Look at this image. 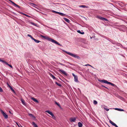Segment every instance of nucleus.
Here are the masks:
<instances>
[{
  "mask_svg": "<svg viewBox=\"0 0 127 127\" xmlns=\"http://www.w3.org/2000/svg\"><path fill=\"white\" fill-rule=\"evenodd\" d=\"M46 39H47L49 41L51 42L52 43L58 44L60 46H62V45L58 43L57 41H56L54 39L49 37L48 36H46Z\"/></svg>",
  "mask_w": 127,
  "mask_h": 127,
  "instance_id": "f257e3e1",
  "label": "nucleus"
},
{
  "mask_svg": "<svg viewBox=\"0 0 127 127\" xmlns=\"http://www.w3.org/2000/svg\"><path fill=\"white\" fill-rule=\"evenodd\" d=\"M64 51L68 55L73 57L77 59H79V56L75 54H73L71 53L66 51Z\"/></svg>",
  "mask_w": 127,
  "mask_h": 127,
  "instance_id": "f03ea898",
  "label": "nucleus"
},
{
  "mask_svg": "<svg viewBox=\"0 0 127 127\" xmlns=\"http://www.w3.org/2000/svg\"><path fill=\"white\" fill-rule=\"evenodd\" d=\"M98 81L100 82L103 83H106L107 84H110L112 86H116L114 84L110 82H109L107 80H98Z\"/></svg>",
  "mask_w": 127,
  "mask_h": 127,
  "instance_id": "7ed1b4c3",
  "label": "nucleus"
},
{
  "mask_svg": "<svg viewBox=\"0 0 127 127\" xmlns=\"http://www.w3.org/2000/svg\"><path fill=\"white\" fill-rule=\"evenodd\" d=\"M0 62H1L3 63H4L7 65H8L11 68H13V67L11 65L9 64L5 61L2 60L1 59H0Z\"/></svg>",
  "mask_w": 127,
  "mask_h": 127,
  "instance_id": "20e7f679",
  "label": "nucleus"
},
{
  "mask_svg": "<svg viewBox=\"0 0 127 127\" xmlns=\"http://www.w3.org/2000/svg\"><path fill=\"white\" fill-rule=\"evenodd\" d=\"M72 75L74 77V81L76 82H78L77 76L75 75L73 73H72Z\"/></svg>",
  "mask_w": 127,
  "mask_h": 127,
  "instance_id": "39448f33",
  "label": "nucleus"
},
{
  "mask_svg": "<svg viewBox=\"0 0 127 127\" xmlns=\"http://www.w3.org/2000/svg\"><path fill=\"white\" fill-rule=\"evenodd\" d=\"M97 18L100 20H102L103 21H107V19L105 18L102 17H101L100 16H97Z\"/></svg>",
  "mask_w": 127,
  "mask_h": 127,
  "instance_id": "423d86ee",
  "label": "nucleus"
},
{
  "mask_svg": "<svg viewBox=\"0 0 127 127\" xmlns=\"http://www.w3.org/2000/svg\"><path fill=\"white\" fill-rule=\"evenodd\" d=\"M1 114L4 117L5 119H7L8 118V116L4 112H1Z\"/></svg>",
  "mask_w": 127,
  "mask_h": 127,
  "instance_id": "0eeeda50",
  "label": "nucleus"
},
{
  "mask_svg": "<svg viewBox=\"0 0 127 127\" xmlns=\"http://www.w3.org/2000/svg\"><path fill=\"white\" fill-rule=\"evenodd\" d=\"M29 116L31 117L32 118L33 120H36L35 117L33 115L31 114H29Z\"/></svg>",
  "mask_w": 127,
  "mask_h": 127,
  "instance_id": "6e6552de",
  "label": "nucleus"
},
{
  "mask_svg": "<svg viewBox=\"0 0 127 127\" xmlns=\"http://www.w3.org/2000/svg\"><path fill=\"white\" fill-rule=\"evenodd\" d=\"M48 113L49 114H50L51 116H52L53 118L54 119H55L56 118L54 116L53 114L52 113V112H46Z\"/></svg>",
  "mask_w": 127,
  "mask_h": 127,
  "instance_id": "1a4fd4ad",
  "label": "nucleus"
},
{
  "mask_svg": "<svg viewBox=\"0 0 127 127\" xmlns=\"http://www.w3.org/2000/svg\"><path fill=\"white\" fill-rule=\"evenodd\" d=\"M9 1L13 4H14V5L16 6L18 8H20V6L18 5L16 3H15L13 2V1L11 0H9Z\"/></svg>",
  "mask_w": 127,
  "mask_h": 127,
  "instance_id": "9d476101",
  "label": "nucleus"
},
{
  "mask_svg": "<svg viewBox=\"0 0 127 127\" xmlns=\"http://www.w3.org/2000/svg\"><path fill=\"white\" fill-rule=\"evenodd\" d=\"M79 7H82L84 8H88V6L83 5H80L79 6Z\"/></svg>",
  "mask_w": 127,
  "mask_h": 127,
  "instance_id": "9b49d317",
  "label": "nucleus"
},
{
  "mask_svg": "<svg viewBox=\"0 0 127 127\" xmlns=\"http://www.w3.org/2000/svg\"><path fill=\"white\" fill-rule=\"evenodd\" d=\"M21 101L22 104L24 105H26V103L25 100L21 98Z\"/></svg>",
  "mask_w": 127,
  "mask_h": 127,
  "instance_id": "f8f14e48",
  "label": "nucleus"
},
{
  "mask_svg": "<svg viewBox=\"0 0 127 127\" xmlns=\"http://www.w3.org/2000/svg\"><path fill=\"white\" fill-rule=\"evenodd\" d=\"M59 71H60L63 74H64L65 75H67V74L64 70L62 69H60L59 70Z\"/></svg>",
  "mask_w": 127,
  "mask_h": 127,
  "instance_id": "ddd939ff",
  "label": "nucleus"
},
{
  "mask_svg": "<svg viewBox=\"0 0 127 127\" xmlns=\"http://www.w3.org/2000/svg\"><path fill=\"white\" fill-rule=\"evenodd\" d=\"M76 120V118H71L70 119V121L71 122H74Z\"/></svg>",
  "mask_w": 127,
  "mask_h": 127,
  "instance_id": "4468645a",
  "label": "nucleus"
},
{
  "mask_svg": "<svg viewBox=\"0 0 127 127\" xmlns=\"http://www.w3.org/2000/svg\"><path fill=\"white\" fill-rule=\"evenodd\" d=\"M58 14L61 16H66V14H64L63 13L59 12H58Z\"/></svg>",
  "mask_w": 127,
  "mask_h": 127,
  "instance_id": "2eb2a0df",
  "label": "nucleus"
},
{
  "mask_svg": "<svg viewBox=\"0 0 127 127\" xmlns=\"http://www.w3.org/2000/svg\"><path fill=\"white\" fill-rule=\"evenodd\" d=\"M31 99H32V100L34 102H36L37 103H38L39 102L37 100V99H35V98L32 97L31 98Z\"/></svg>",
  "mask_w": 127,
  "mask_h": 127,
  "instance_id": "dca6fc26",
  "label": "nucleus"
},
{
  "mask_svg": "<svg viewBox=\"0 0 127 127\" xmlns=\"http://www.w3.org/2000/svg\"><path fill=\"white\" fill-rule=\"evenodd\" d=\"M114 109L115 110L118 111H124V110L123 109H121L120 108H115L114 109Z\"/></svg>",
  "mask_w": 127,
  "mask_h": 127,
  "instance_id": "f3484780",
  "label": "nucleus"
},
{
  "mask_svg": "<svg viewBox=\"0 0 127 127\" xmlns=\"http://www.w3.org/2000/svg\"><path fill=\"white\" fill-rule=\"evenodd\" d=\"M102 106V108H104V110H106L107 111H108L109 110V109L106 108L105 107V106L104 105H103Z\"/></svg>",
  "mask_w": 127,
  "mask_h": 127,
  "instance_id": "a211bd4d",
  "label": "nucleus"
},
{
  "mask_svg": "<svg viewBox=\"0 0 127 127\" xmlns=\"http://www.w3.org/2000/svg\"><path fill=\"white\" fill-rule=\"evenodd\" d=\"M32 39L33 40H34V41L36 43H39V42H40V41L39 40H36V39H35L33 38V39Z\"/></svg>",
  "mask_w": 127,
  "mask_h": 127,
  "instance_id": "6ab92c4d",
  "label": "nucleus"
},
{
  "mask_svg": "<svg viewBox=\"0 0 127 127\" xmlns=\"http://www.w3.org/2000/svg\"><path fill=\"white\" fill-rule=\"evenodd\" d=\"M64 20L66 22H67V23H69V22L70 21L68 19L65 18H64Z\"/></svg>",
  "mask_w": 127,
  "mask_h": 127,
  "instance_id": "aec40b11",
  "label": "nucleus"
},
{
  "mask_svg": "<svg viewBox=\"0 0 127 127\" xmlns=\"http://www.w3.org/2000/svg\"><path fill=\"white\" fill-rule=\"evenodd\" d=\"M77 32L78 33L82 34H84V32H81L80 30H77Z\"/></svg>",
  "mask_w": 127,
  "mask_h": 127,
  "instance_id": "412c9836",
  "label": "nucleus"
},
{
  "mask_svg": "<svg viewBox=\"0 0 127 127\" xmlns=\"http://www.w3.org/2000/svg\"><path fill=\"white\" fill-rule=\"evenodd\" d=\"M32 124L34 126V127H38L37 125L34 122H32Z\"/></svg>",
  "mask_w": 127,
  "mask_h": 127,
  "instance_id": "4be33fe9",
  "label": "nucleus"
},
{
  "mask_svg": "<svg viewBox=\"0 0 127 127\" xmlns=\"http://www.w3.org/2000/svg\"><path fill=\"white\" fill-rule=\"evenodd\" d=\"M78 125L79 127H82V124L80 122H78Z\"/></svg>",
  "mask_w": 127,
  "mask_h": 127,
  "instance_id": "5701e85b",
  "label": "nucleus"
},
{
  "mask_svg": "<svg viewBox=\"0 0 127 127\" xmlns=\"http://www.w3.org/2000/svg\"><path fill=\"white\" fill-rule=\"evenodd\" d=\"M109 122L110 124H112L113 126H114L115 125V124L110 120L109 121Z\"/></svg>",
  "mask_w": 127,
  "mask_h": 127,
  "instance_id": "b1692460",
  "label": "nucleus"
},
{
  "mask_svg": "<svg viewBox=\"0 0 127 127\" xmlns=\"http://www.w3.org/2000/svg\"><path fill=\"white\" fill-rule=\"evenodd\" d=\"M10 90H11L14 93H15V91L13 89V88H12V87L11 86H10Z\"/></svg>",
  "mask_w": 127,
  "mask_h": 127,
  "instance_id": "393cba45",
  "label": "nucleus"
},
{
  "mask_svg": "<svg viewBox=\"0 0 127 127\" xmlns=\"http://www.w3.org/2000/svg\"><path fill=\"white\" fill-rule=\"evenodd\" d=\"M22 14L24 15L25 16H26L27 17H31V16H29V15H28L27 14H26L25 13H22Z\"/></svg>",
  "mask_w": 127,
  "mask_h": 127,
  "instance_id": "a878e982",
  "label": "nucleus"
},
{
  "mask_svg": "<svg viewBox=\"0 0 127 127\" xmlns=\"http://www.w3.org/2000/svg\"><path fill=\"white\" fill-rule=\"evenodd\" d=\"M56 84H57V85H58L59 86H62L60 84L58 83L57 82H56Z\"/></svg>",
  "mask_w": 127,
  "mask_h": 127,
  "instance_id": "bb28decb",
  "label": "nucleus"
},
{
  "mask_svg": "<svg viewBox=\"0 0 127 127\" xmlns=\"http://www.w3.org/2000/svg\"><path fill=\"white\" fill-rule=\"evenodd\" d=\"M50 75L53 79H56L55 77L52 74H51Z\"/></svg>",
  "mask_w": 127,
  "mask_h": 127,
  "instance_id": "cd10ccee",
  "label": "nucleus"
},
{
  "mask_svg": "<svg viewBox=\"0 0 127 127\" xmlns=\"http://www.w3.org/2000/svg\"><path fill=\"white\" fill-rule=\"evenodd\" d=\"M93 102L94 104L95 105L97 103V102L95 100H94Z\"/></svg>",
  "mask_w": 127,
  "mask_h": 127,
  "instance_id": "c85d7f7f",
  "label": "nucleus"
},
{
  "mask_svg": "<svg viewBox=\"0 0 127 127\" xmlns=\"http://www.w3.org/2000/svg\"><path fill=\"white\" fill-rule=\"evenodd\" d=\"M28 36L30 37V38H31L32 39L33 38V37H32V36L30 35V34H28Z\"/></svg>",
  "mask_w": 127,
  "mask_h": 127,
  "instance_id": "c756f323",
  "label": "nucleus"
},
{
  "mask_svg": "<svg viewBox=\"0 0 127 127\" xmlns=\"http://www.w3.org/2000/svg\"><path fill=\"white\" fill-rule=\"evenodd\" d=\"M41 36L43 38H44L46 39V36H44L43 35H41Z\"/></svg>",
  "mask_w": 127,
  "mask_h": 127,
  "instance_id": "7c9ffc66",
  "label": "nucleus"
},
{
  "mask_svg": "<svg viewBox=\"0 0 127 127\" xmlns=\"http://www.w3.org/2000/svg\"><path fill=\"white\" fill-rule=\"evenodd\" d=\"M52 12L54 13H56L58 14V12H57L53 10L52 11Z\"/></svg>",
  "mask_w": 127,
  "mask_h": 127,
  "instance_id": "2f4dec72",
  "label": "nucleus"
},
{
  "mask_svg": "<svg viewBox=\"0 0 127 127\" xmlns=\"http://www.w3.org/2000/svg\"><path fill=\"white\" fill-rule=\"evenodd\" d=\"M56 104H57L59 107H60V105L56 102H55Z\"/></svg>",
  "mask_w": 127,
  "mask_h": 127,
  "instance_id": "473e14b6",
  "label": "nucleus"
},
{
  "mask_svg": "<svg viewBox=\"0 0 127 127\" xmlns=\"http://www.w3.org/2000/svg\"><path fill=\"white\" fill-rule=\"evenodd\" d=\"M3 90L2 88L0 87V92H2Z\"/></svg>",
  "mask_w": 127,
  "mask_h": 127,
  "instance_id": "72a5a7b5",
  "label": "nucleus"
},
{
  "mask_svg": "<svg viewBox=\"0 0 127 127\" xmlns=\"http://www.w3.org/2000/svg\"><path fill=\"white\" fill-rule=\"evenodd\" d=\"M84 66H91V65L90 64H85V65H84Z\"/></svg>",
  "mask_w": 127,
  "mask_h": 127,
  "instance_id": "f704fd0d",
  "label": "nucleus"
},
{
  "mask_svg": "<svg viewBox=\"0 0 127 127\" xmlns=\"http://www.w3.org/2000/svg\"><path fill=\"white\" fill-rule=\"evenodd\" d=\"M59 64H61V65H63L64 66H65V65H64V64H62L61 63H59Z\"/></svg>",
  "mask_w": 127,
  "mask_h": 127,
  "instance_id": "c9c22d12",
  "label": "nucleus"
},
{
  "mask_svg": "<svg viewBox=\"0 0 127 127\" xmlns=\"http://www.w3.org/2000/svg\"><path fill=\"white\" fill-rule=\"evenodd\" d=\"M31 24H32V25H34V26H35L36 25H35V24H34V23H32V22H31Z\"/></svg>",
  "mask_w": 127,
  "mask_h": 127,
  "instance_id": "e433bc0d",
  "label": "nucleus"
},
{
  "mask_svg": "<svg viewBox=\"0 0 127 127\" xmlns=\"http://www.w3.org/2000/svg\"><path fill=\"white\" fill-rule=\"evenodd\" d=\"M114 126H115L116 127H118L116 124H115Z\"/></svg>",
  "mask_w": 127,
  "mask_h": 127,
  "instance_id": "4c0bfd02",
  "label": "nucleus"
},
{
  "mask_svg": "<svg viewBox=\"0 0 127 127\" xmlns=\"http://www.w3.org/2000/svg\"><path fill=\"white\" fill-rule=\"evenodd\" d=\"M7 85H8V86L10 88V86L8 83L7 84Z\"/></svg>",
  "mask_w": 127,
  "mask_h": 127,
  "instance_id": "58836bf2",
  "label": "nucleus"
},
{
  "mask_svg": "<svg viewBox=\"0 0 127 127\" xmlns=\"http://www.w3.org/2000/svg\"><path fill=\"white\" fill-rule=\"evenodd\" d=\"M31 4H32L33 5H34L36 6V5L35 4H34V3H31Z\"/></svg>",
  "mask_w": 127,
  "mask_h": 127,
  "instance_id": "ea45409f",
  "label": "nucleus"
},
{
  "mask_svg": "<svg viewBox=\"0 0 127 127\" xmlns=\"http://www.w3.org/2000/svg\"><path fill=\"white\" fill-rule=\"evenodd\" d=\"M101 86L102 87H104L105 88V87H105V86H103V85H101Z\"/></svg>",
  "mask_w": 127,
  "mask_h": 127,
  "instance_id": "a19ab883",
  "label": "nucleus"
},
{
  "mask_svg": "<svg viewBox=\"0 0 127 127\" xmlns=\"http://www.w3.org/2000/svg\"><path fill=\"white\" fill-rule=\"evenodd\" d=\"M17 125H18L19 127H20V126L17 123Z\"/></svg>",
  "mask_w": 127,
  "mask_h": 127,
  "instance_id": "79ce46f5",
  "label": "nucleus"
},
{
  "mask_svg": "<svg viewBox=\"0 0 127 127\" xmlns=\"http://www.w3.org/2000/svg\"><path fill=\"white\" fill-rule=\"evenodd\" d=\"M63 61H64V63H65L66 62V61H65L64 60H63Z\"/></svg>",
  "mask_w": 127,
  "mask_h": 127,
  "instance_id": "37998d69",
  "label": "nucleus"
},
{
  "mask_svg": "<svg viewBox=\"0 0 127 127\" xmlns=\"http://www.w3.org/2000/svg\"><path fill=\"white\" fill-rule=\"evenodd\" d=\"M105 88H106V89H109L108 88H107V87H105Z\"/></svg>",
  "mask_w": 127,
  "mask_h": 127,
  "instance_id": "c03bdc74",
  "label": "nucleus"
},
{
  "mask_svg": "<svg viewBox=\"0 0 127 127\" xmlns=\"http://www.w3.org/2000/svg\"><path fill=\"white\" fill-rule=\"evenodd\" d=\"M92 68H94V67L92 66H91Z\"/></svg>",
  "mask_w": 127,
  "mask_h": 127,
  "instance_id": "a18cd8bd",
  "label": "nucleus"
},
{
  "mask_svg": "<svg viewBox=\"0 0 127 127\" xmlns=\"http://www.w3.org/2000/svg\"><path fill=\"white\" fill-rule=\"evenodd\" d=\"M118 44L119 45H120V43H118Z\"/></svg>",
  "mask_w": 127,
  "mask_h": 127,
  "instance_id": "49530a36",
  "label": "nucleus"
},
{
  "mask_svg": "<svg viewBox=\"0 0 127 127\" xmlns=\"http://www.w3.org/2000/svg\"><path fill=\"white\" fill-rule=\"evenodd\" d=\"M0 111H3L1 109V110H0Z\"/></svg>",
  "mask_w": 127,
  "mask_h": 127,
  "instance_id": "de8ad7c7",
  "label": "nucleus"
},
{
  "mask_svg": "<svg viewBox=\"0 0 127 127\" xmlns=\"http://www.w3.org/2000/svg\"><path fill=\"white\" fill-rule=\"evenodd\" d=\"M9 113L10 114H12V113H11V112H9Z\"/></svg>",
  "mask_w": 127,
  "mask_h": 127,
  "instance_id": "09e8293b",
  "label": "nucleus"
},
{
  "mask_svg": "<svg viewBox=\"0 0 127 127\" xmlns=\"http://www.w3.org/2000/svg\"><path fill=\"white\" fill-rule=\"evenodd\" d=\"M122 26V27H123V26H124V25H122V26Z\"/></svg>",
  "mask_w": 127,
  "mask_h": 127,
  "instance_id": "8fccbe9b",
  "label": "nucleus"
},
{
  "mask_svg": "<svg viewBox=\"0 0 127 127\" xmlns=\"http://www.w3.org/2000/svg\"><path fill=\"white\" fill-rule=\"evenodd\" d=\"M46 111H49V110H47Z\"/></svg>",
  "mask_w": 127,
  "mask_h": 127,
  "instance_id": "3c124183",
  "label": "nucleus"
},
{
  "mask_svg": "<svg viewBox=\"0 0 127 127\" xmlns=\"http://www.w3.org/2000/svg\"><path fill=\"white\" fill-rule=\"evenodd\" d=\"M31 5L32 6L34 7V6H33V5Z\"/></svg>",
  "mask_w": 127,
  "mask_h": 127,
  "instance_id": "603ef678",
  "label": "nucleus"
},
{
  "mask_svg": "<svg viewBox=\"0 0 127 127\" xmlns=\"http://www.w3.org/2000/svg\"><path fill=\"white\" fill-rule=\"evenodd\" d=\"M20 126H21V127H22V126H21V125H20Z\"/></svg>",
  "mask_w": 127,
  "mask_h": 127,
  "instance_id": "864d4df0",
  "label": "nucleus"
},
{
  "mask_svg": "<svg viewBox=\"0 0 127 127\" xmlns=\"http://www.w3.org/2000/svg\"><path fill=\"white\" fill-rule=\"evenodd\" d=\"M7 127H9V126H7Z\"/></svg>",
  "mask_w": 127,
  "mask_h": 127,
  "instance_id": "5fc2aeb1",
  "label": "nucleus"
},
{
  "mask_svg": "<svg viewBox=\"0 0 127 127\" xmlns=\"http://www.w3.org/2000/svg\"><path fill=\"white\" fill-rule=\"evenodd\" d=\"M68 63L69 64V63Z\"/></svg>",
  "mask_w": 127,
  "mask_h": 127,
  "instance_id": "6e6d98bb",
  "label": "nucleus"
}]
</instances>
